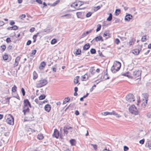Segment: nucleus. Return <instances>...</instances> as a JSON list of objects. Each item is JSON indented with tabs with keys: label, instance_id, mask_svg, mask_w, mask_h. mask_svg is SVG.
I'll use <instances>...</instances> for the list:
<instances>
[{
	"label": "nucleus",
	"instance_id": "obj_1",
	"mask_svg": "<svg viewBox=\"0 0 151 151\" xmlns=\"http://www.w3.org/2000/svg\"><path fill=\"white\" fill-rule=\"evenodd\" d=\"M121 67L120 63L118 61H115L111 68V70L113 73H115L120 69Z\"/></svg>",
	"mask_w": 151,
	"mask_h": 151
},
{
	"label": "nucleus",
	"instance_id": "obj_2",
	"mask_svg": "<svg viewBox=\"0 0 151 151\" xmlns=\"http://www.w3.org/2000/svg\"><path fill=\"white\" fill-rule=\"evenodd\" d=\"M48 82L45 79L41 80L37 82L36 86L37 88H41L47 84Z\"/></svg>",
	"mask_w": 151,
	"mask_h": 151
},
{
	"label": "nucleus",
	"instance_id": "obj_3",
	"mask_svg": "<svg viewBox=\"0 0 151 151\" xmlns=\"http://www.w3.org/2000/svg\"><path fill=\"white\" fill-rule=\"evenodd\" d=\"M129 112L132 114L137 115L138 114V111L134 105H132L129 108Z\"/></svg>",
	"mask_w": 151,
	"mask_h": 151
},
{
	"label": "nucleus",
	"instance_id": "obj_4",
	"mask_svg": "<svg viewBox=\"0 0 151 151\" xmlns=\"http://www.w3.org/2000/svg\"><path fill=\"white\" fill-rule=\"evenodd\" d=\"M14 119L13 116L11 114H9L6 120V122L9 124L13 125L14 124Z\"/></svg>",
	"mask_w": 151,
	"mask_h": 151
},
{
	"label": "nucleus",
	"instance_id": "obj_5",
	"mask_svg": "<svg viewBox=\"0 0 151 151\" xmlns=\"http://www.w3.org/2000/svg\"><path fill=\"white\" fill-rule=\"evenodd\" d=\"M9 132H7L4 133V136H5L3 138V139H5L6 137H7V138L5 140L3 139H1V141H0V146H1L3 143L5 142H7L9 139Z\"/></svg>",
	"mask_w": 151,
	"mask_h": 151
},
{
	"label": "nucleus",
	"instance_id": "obj_6",
	"mask_svg": "<svg viewBox=\"0 0 151 151\" xmlns=\"http://www.w3.org/2000/svg\"><path fill=\"white\" fill-rule=\"evenodd\" d=\"M126 100L129 102H132L134 101V96L131 94H128L126 96Z\"/></svg>",
	"mask_w": 151,
	"mask_h": 151
},
{
	"label": "nucleus",
	"instance_id": "obj_7",
	"mask_svg": "<svg viewBox=\"0 0 151 151\" xmlns=\"http://www.w3.org/2000/svg\"><path fill=\"white\" fill-rule=\"evenodd\" d=\"M142 71L140 70H138L134 71L133 73V76L135 78L137 79L140 78L141 77Z\"/></svg>",
	"mask_w": 151,
	"mask_h": 151
},
{
	"label": "nucleus",
	"instance_id": "obj_8",
	"mask_svg": "<svg viewBox=\"0 0 151 151\" xmlns=\"http://www.w3.org/2000/svg\"><path fill=\"white\" fill-rule=\"evenodd\" d=\"M144 96L145 99H143V102L142 106H146V105L147 104V101L148 100V95L147 93H145L144 94Z\"/></svg>",
	"mask_w": 151,
	"mask_h": 151
},
{
	"label": "nucleus",
	"instance_id": "obj_9",
	"mask_svg": "<svg viewBox=\"0 0 151 151\" xmlns=\"http://www.w3.org/2000/svg\"><path fill=\"white\" fill-rule=\"evenodd\" d=\"M59 132L57 129H55L52 136L54 137H55L56 138H58L59 136Z\"/></svg>",
	"mask_w": 151,
	"mask_h": 151
},
{
	"label": "nucleus",
	"instance_id": "obj_10",
	"mask_svg": "<svg viewBox=\"0 0 151 151\" xmlns=\"http://www.w3.org/2000/svg\"><path fill=\"white\" fill-rule=\"evenodd\" d=\"M24 105L25 106H29L31 107V105L30 103L27 99H25L24 101Z\"/></svg>",
	"mask_w": 151,
	"mask_h": 151
},
{
	"label": "nucleus",
	"instance_id": "obj_11",
	"mask_svg": "<svg viewBox=\"0 0 151 151\" xmlns=\"http://www.w3.org/2000/svg\"><path fill=\"white\" fill-rule=\"evenodd\" d=\"M44 108L45 111L48 112H50L51 110V106L50 104H47L45 106Z\"/></svg>",
	"mask_w": 151,
	"mask_h": 151
},
{
	"label": "nucleus",
	"instance_id": "obj_12",
	"mask_svg": "<svg viewBox=\"0 0 151 151\" xmlns=\"http://www.w3.org/2000/svg\"><path fill=\"white\" fill-rule=\"evenodd\" d=\"M145 147L146 148L151 150V141H147L145 144Z\"/></svg>",
	"mask_w": 151,
	"mask_h": 151
},
{
	"label": "nucleus",
	"instance_id": "obj_13",
	"mask_svg": "<svg viewBox=\"0 0 151 151\" xmlns=\"http://www.w3.org/2000/svg\"><path fill=\"white\" fill-rule=\"evenodd\" d=\"M23 110L22 111L24 112V115H25L26 113H28L29 111V106H23Z\"/></svg>",
	"mask_w": 151,
	"mask_h": 151
},
{
	"label": "nucleus",
	"instance_id": "obj_14",
	"mask_svg": "<svg viewBox=\"0 0 151 151\" xmlns=\"http://www.w3.org/2000/svg\"><path fill=\"white\" fill-rule=\"evenodd\" d=\"M107 113L108 115H115L118 118L120 116L118 114L116 113V112L114 111H113L112 112H107Z\"/></svg>",
	"mask_w": 151,
	"mask_h": 151
},
{
	"label": "nucleus",
	"instance_id": "obj_15",
	"mask_svg": "<svg viewBox=\"0 0 151 151\" xmlns=\"http://www.w3.org/2000/svg\"><path fill=\"white\" fill-rule=\"evenodd\" d=\"M132 17V16L130 14H128L127 15L125 18V20L126 21H129Z\"/></svg>",
	"mask_w": 151,
	"mask_h": 151
},
{
	"label": "nucleus",
	"instance_id": "obj_16",
	"mask_svg": "<svg viewBox=\"0 0 151 151\" xmlns=\"http://www.w3.org/2000/svg\"><path fill=\"white\" fill-rule=\"evenodd\" d=\"M76 14L78 18H81L83 17L84 14V13L82 12H77Z\"/></svg>",
	"mask_w": 151,
	"mask_h": 151
},
{
	"label": "nucleus",
	"instance_id": "obj_17",
	"mask_svg": "<svg viewBox=\"0 0 151 151\" xmlns=\"http://www.w3.org/2000/svg\"><path fill=\"white\" fill-rule=\"evenodd\" d=\"M26 130L27 133L29 134H30L32 133L35 132V130H34L33 129L30 128H27Z\"/></svg>",
	"mask_w": 151,
	"mask_h": 151
},
{
	"label": "nucleus",
	"instance_id": "obj_18",
	"mask_svg": "<svg viewBox=\"0 0 151 151\" xmlns=\"http://www.w3.org/2000/svg\"><path fill=\"white\" fill-rule=\"evenodd\" d=\"M103 37H105L106 39H107L109 37V32L105 31L104 32L103 35Z\"/></svg>",
	"mask_w": 151,
	"mask_h": 151
},
{
	"label": "nucleus",
	"instance_id": "obj_19",
	"mask_svg": "<svg viewBox=\"0 0 151 151\" xmlns=\"http://www.w3.org/2000/svg\"><path fill=\"white\" fill-rule=\"evenodd\" d=\"M95 40V41L98 42L100 40L103 41V40L102 39V37L101 36H99L96 37L93 40Z\"/></svg>",
	"mask_w": 151,
	"mask_h": 151
},
{
	"label": "nucleus",
	"instance_id": "obj_20",
	"mask_svg": "<svg viewBox=\"0 0 151 151\" xmlns=\"http://www.w3.org/2000/svg\"><path fill=\"white\" fill-rule=\"evenodd\" d=\"M90 45L89 43L86 44L83 47V50H87L90 47Z\"/></svg>",
	"mask_w": 151,
	"mask_h": 151
},
{
	"label": "nucleus",
	"instance_id": "obj_21",
	"mask_svg": "<svg viewBox=\"0 0 151 151\" xmlns=\"http://www.w3.org/2000/svg\"><path fill=\"white\" fill-rule=\"evenodd\" d=\"M132 52L135 55H138L139 52V50L138 49H135L132 50Z\"/></svg>",
	"mask_w": 151,
	"mask_h": 151
},
{
	"label": "nucleus",
	"instance_id": "obj_22",
	"mask_svg": "<svg viewBox=\"0 0 151 151\" xmlns=\"http://www.w3.org/2000/svg\"><path fill=\"white\" fill-rule=\"evenodd\" d=\"M82 81H86L88 78V76L87 74L86 73L84 75L82 76Z\"/></svg>",
	"mask_w": 151,
	"mask_h": 151
},
{
	"label": "nucleus",
	"instance_id": "obj_23",
	"mask_svg": "<svg viewBox=\"0 0 151 151\" xmlns=\"http://www.w3.org/2000/svg\"><path fill=\"white\" fill-rule=\"evenodd\" d=\"M45 62H42L40 64V66L39 67V69H42L43 68L45 67Z\"/></svg>",
	"mask_w": 151,
	"mask_h": 151
},
{
	"label": "nucleus",
	"instance_id": "obj_24",
	"mask_svg": "<svg viewBox=\"0 0 151 151\" xmlns=\"http://www.w3.org/2000/svg\"><path fill=\"white\" fill-rule=\"evenodd\" d=\"M37 138L39 140H42L43 139L44 136H43L42 134H40L37 135Z\"/></svg>",
	"mask_w": 151,
	"mask_h": 151
},
{
	"label": "nucleus",
	"instance_id": "obj_25",
	"mask_svg": "<svg viewBox=\"0 0 151 151\" xmlns=\"http://www.w3.org/2000/svg\"><path fill=\"white\" fill-rule=\"evenodd\" d=\"M70 142L72 146L75 145L76 141L74 139H71L70 140Z\"/></svg>",
	"mask_w": 151,
	"mask_h": 151
},
{
	"label": "nucleus",
	"instance_id": "obj_26",
	"mask_svg": "<svg viewBox=\"0 0 151 151\" xmlns=\"http://www.w3.org/2000/svg\"><path fill=\"white\" fill-rule=\"evenodd\" d=\"M39 34V33L38 32L37 33L36 35H34L33 37V42H35L36 40V38L37 36H38V35Z\"/></svg>",
	"mask_w": 151,
	"mask_h": 151
},
{
	"label": "nucleus",
	"instance_id": "obj_27",
	"mask_svg": "<svg viewBox=\"0 0 151 151\" xmlns=\"http://www.w3.org/2000/svg\"><path fill=\"white\" fill-rule=\"evenodd\" d=\"M67 99V100H65L63 101V104H64L66 103H67L70 100V99L69 98V97H68L67 98H66L65 99Z\"/></svg>",
	"mask_w": 151,
	"mask_h": 151
},
{
	"label": "nucleus",
	"instance_id": "obj_28",
	"mask_svg": "<svg viewBox=\"0 0 151 151\" xmlns=\"http://www.w3.org/2000/svg\"><path fill=\"white\" fill-rule=\"evenodd\" d=\"M81 50L79 49H77L75 52V54L77 55H80L81 54Z\"/></svg>",
	"mask_w": 151,
	"mask_h": 151
},
{
	"label": "nucleus",
	"instance_id": "obj_29",
	"mask_svg": "<svg viewBox=\"0 0 151 151\" xmlns=\"http://www.w3.org/2000/svg\"><path fill=\"white\" fill-rule=\"evenodd\" d=\"M11 98V97H7L6 98L5 100H4V101L5 102V103L9 104V99H10Z\"/></svg>",
	"mask_w": 151,
	"mask_h": 151
},
{
	"label": "nucleus",
	"instance_id": "obj_30",
	"mask_svg": "<svg viewBox=\"0 0 151 151\" xmlns=\"http://www.w3.org/2000/svg\"><path fill=\"white\" fill-rule=\"evenodd\" d=\"M46 96L44 95H41L39 97V100H42L45 99V98Z\"/></svg>",
	"mask_w": 151,
	"mask_h": 151
},
{
	"label": "nucleus",
	"instance_id": "obj_31",
	"mask_svg": "<svg viewBox=\"0 0 151 151\" xmlns=\"http://www.w3.org/2000/svg\"><path fill=\"white\" fill-rule=\"evenodd\" d=\"M103 78L104 79V80H106V79H109V78L107 74V73L106 72V73L105 75H104Z\"/></svg>",
	"mask_w": 151,
	"mask_h": 151
},
{
	"label": "nucleus",
	"instance_id": "obj_32",
	"mask_svg": "<svg viewBox=\"0 0 151 151\" xmlns=\"http://www.w3.org/2000/svg\"><path fill=\"white\" fill-rule=\"evenodd\" d=\"M17 90V87L16 86L14 85L13 87L12 88V91L13 92H15Z\"/></svg>",
	"mask_w": 151,
	"mask_h": 151
},
{
	"label": "nucleus",
	"instance_id": "obj_33",
	"mask_svg": "<svg viewBox=\"0 0 151 151\" xmlns=\"http://www.w3.org/2000/svg\"><path fill=\"white\" fill-rule=\"evenodd\" d=\"M79 78V76H78L76 77V78L74 79V82L75 83L77 84L78 83V79Z\"/></svg>",
	"mask_w": 151,
	"mask_h": 151
},
{
	"label": "nucleus",
	"instance_id": "obj_34",
	"mask_svg": "<svg viewBox=\"0 0 151 151\" xmlns=\"http://www.w3.org/2000/svg\"><path fill=\"white\" fill-rule=\"evenodd\" d=\"M37 77V75L36 73L35 72H34L33 73V79H36Z\"/></svg>",
	"mask_w": 151,
	"mask_h": 151
},
{
	"label": "nucleus",
	"instance_id": "obj_35",
	"mask_svg": "<svg viewBox=\"0 0 151 151\" xmlns=\"http://www.w3.org/2000/svg\"><path fill=\"white\" fill-rule=\"evenodd\" d=\"M112 19V15L111 13L109 14V17L107 19V20L110 21H111Z\"/></svg>",
	"mask_w": 151,
	"mask_h": 151
},
{
	"label": "nucleus",
	"instance_id": "obj_36",
	"mask_svg": "<svg viewBox=\"0 0 151 151\" xmlns=\"http://www.w3.org/2000/svg\"><path fill=\"white\" fill-rule=\"evenodd\" d=\"M121 12V10L119 9H116V10L115 11V15L116 16H117L119 15Z\"/></svg>",
	"mask_w": 151,
	"mask_h": 151
},
{
	"label": "nucleus",
	"instance_id": "obj_37",
	"mask_svg": "<svg viewBox=\"0 0 151 151\" xmlns=\"http://www.w3.org/2000/svg\"><path fill=\"white\" fill-rule=\"evenodd\" d=\"M57 42V40L55 39H52L51 41V43L52 45L55 44Z\"/></svg>",
	"mask_w": 151,
	"mask_h": 151
},
{
	"label": "nucleus",
	"instance_id": "obj_38",
	"mask_svg": "<svg viewBox=\"0 0 151 151\" xmlns=\"http://www.w3.org/2000/svg\"><path fill=\"white\" fill-rule=\"evenodd\" d=\"M90 52L92 54H94L96 53V50L95 49L91 48L90 50Z\"/></svg>",
	"mask_w": 151,
	"mask_h": 151
},
{
	"label": "nucleus",
	"instance_id": "obj_39",
	"mask_svg": "<svg viewBox=\"0 0 151 151\" xmlns=\"http://www.w3.org/2000/svg\"><path fill=\"white\" fill-rule=\"evenodd\" d=\"M97 28L96 29V32H98L99 31L101 28V25L100 24H98L97 25Z\"/></svg>",
	"mask_w": 151,
	"mask_h": 151
},
{
	"label": "nucleus",
	"instance_id": "obj_40",
	"mask_svg": "<svg viewBox=\"0 0 151 151\" xmlns=\"http://www.w3.org/2000/svg\"><path fill=\"white\" fill-rule=\"evenodd\" d=\"M36 52V50H33L32 51L31 53L30 54V56H32L35 55Z\"/></svg>",
	"mask_w": 151,
	"mask_h": 151
},
{
	"label": "nucleus",
	"instance_id": "obj_41",
	"mask_svg": "<svg viewBox=\"0 0 151 151\" xmlns=\"http://www.w3.org/2000/svg\"><path fill=\"white\" fill-rule=\"evenodd\" d=\"M18 27L16 25H14L12 26V29L11 30H16L18 29Z\"/></svg>",
	"mask_w": 151,
	"mask_h": 151
},
{
	"label": "nucleus",
	"instance_id": "obj_42",
	"mask_svg": "<svg viewBox=\"0 0 151 151\" xmlns=\"http://www.w3.org/2000/svg\"><path fill=\"white\" fill-rule=\"evenodd\" d=\"M8 58V57L7 55H4L3 56V59L5 60H7Z\"/></svg>",
	"mask_w": 151,
	"mask_h": 151
},
{
	"label": "nucleus",
	"instance_id": "obj_43",
	"mask_svg": "<svg viewBox=\"0 0 151 151\" xmlns=\"http://www.w3.org/2000/svg\"><path fill=\"white\" fill-rule=\"evenodd\" d=\"M92 14V13L91 12H89L87 13L86 15V17H90Z\"/></svg>",
	"mask_w": 151,
	"mask_h": 151
},
{
	"label": "nucleus",
	"instance_id": "obj_44",
	"mask_svg": "<svg viewBox=\"0 0 151 151\" xmlns=\"http://www.w3.org/2000/svg\"><path fill=\"white\" fill-rule=\"evenodd\" d=\"M64 128H65L67 130H69L70 129H72V127L68 125L64 127Z\"/></svg>",
	"mask_w": 151,
	"mask_h": 151
},
{
	"label": "nucleus",
	"instance_id": "obj_45",
	"mask_svg": "<svg viewBox=\"0 0 151 151\" xmlns=\"http://www.w3.org/2000/svg\"><path fill=\"white\" fill-rule=\"evenodd\" d=\"M60 1L59 0H58L56 1L55 2L53 3L52 6H55L60 2Z\"/></svg>",
	"mask_w": 151,
	"mask_h": 151
},
{
	"label": "nucleus",
	"instance_id": "obj_46",
	"mask_svg": "<svg viewBox=\"0 0 151 151\" xmlns=\"http://www.w3.org/2000/svg\"><path fill=\"white\" fill-rule=\"evenodd\" d=\"M21 91L22 93V95L23 96H24L25 94V90L24 89L22 88H21Z\"/></svg>",
	"mask_w": 151,
	"mask_h": 151
},
{
	"label": "nucleus",
	"instance_id": "obj_47",
	"mask_svg": "<svg viewBox=\"0 0 151 151\" xmlns=\"http://www.w3.org/2000/svg\"><path fill=\"white\" fill-rule=\"evenodd\" d=\"M146 40V37L145 36H142V39H141V41L142 42H144Z\"/></svg>",
	"mask_w": 151,
	"mask_h": 151
},
{
	"label": "nucleus",
	"instance_id": "obj_48",
	"mask_svg": "<svg viewBox=\"0 0 151 151\" xmlns=\"http://www.w3.org/2000/svg\"><path fill=\"white\" fill-rule=\"evenodd\" d=\"M1 47L2 48L3 51H4L6 48V46L5 45H3L1 46Z\"/></svg>",
	"mask_w": 151,
	"mask_h": 151
},
{
	"label": "nucleus",
	"instance_id": "obj_49",
	"mask_svg": "<svg viewBox=\"0 0 151 151\" xmlns=\"http://www.w3.org/2000/svg\"><path fill=\"white\" fill-rule=\"evenodd\" d=\"M75 105V103H73V104H70L67 107V109L69 107H72L73 106H74Z\"/></svg>",
	"mask_w": 151,
	"mask_h": 151
},
{
	"label": "nucleus",
	"instance_id": "obj_50",
	"mask_svg": "<svg viewBox=\"0 0 151 151\" xmlns=\"http://www.w3.org/2000/svg\"><path fill=\"white\" fill-rule=\"evenodd\" d=\"M63 131H64V134L67 135L68 134V132L67 130V129H66L64 127V129H63Z\"/></svg>",
	"mask_w": 151,
	"mask_h": 151
},
{
	"label": "nucleus",
	"instance_id": "obj_51",
	"mask_svg": "<svg viewBox=\"0 0 151 151\" xmlns=\"http://www.w3.org/2000/svg\"><path fill=\"white\" fill-rule=\"evenodd\" d=\"M129 150V148L127 146H124V151H127Z\"/></svg>",
	"mask_w": 151,
	"mask_h": 151
},
{
	"label": "nucleus",
	"instance_id": "obj_52",
	"mask_svg": "<svg viewBox=\"0 0 151 151\" xmlns=\"http://www.w3.org/2000/svg\"><path fill=\"white\" fill-rule=\"evenodd\" d=\"M120 42L119 40L117 38H116L115 40V42L118 45Z\"/></svg>",
	"mask_w": 151,
	"mask_h": 151
},
{
	"label": "nucleus",
	"instance_id": "obj_53",
	"mask_svg": "<svg viewBox=\"0 0 151 151\" xmlns=\"http://www.w3.org/2000/svg\"><path fill=\"white\" fill-rule=\"evenodd\" d=\"M20 57L19 56L17 57L15 60V62H17L19 63V61L20 60Z\"/></svg>",
	"mask_w": 151,
	"mask_h": 151
},
{
	"label": "nucleus",
	"instance_id": "obj_54",
	"mask_svg": "<svg viewBox=\"0 0 151 151\" xmlns=\"http://www.w3.org/2000/svg\"><path fill=\"white\" fill-rule=\"evenodd\" d=\"M144 142L145 139H143L139 141V143L141 144H144Z\"/></svg>",
	"mask_w": 151,
	"mask_h": 151
},
{
	"label": "nucleus",
	"instance_id": "obj_55",
	"mask_svg": "<svg viewBox=\"0 0 151 151\" xmlns=\"http://www.w3.org/2000/svg\"><path fill=\"white\" fill-rule=\"evenodd\" d=\"M44 31L47 33H49L50 32V29L47 28L44 29Z\"/></svg>",
	"mask_w": 151,
	"mask_h": 151
},
{
	"label": "nucleus",
	"instance_id": "obj_56",
	"mask_svg": "<svg viewBox=\"0 0 151 151\" xmlns=\"http://www.w3.org/2000/svg\"><path fill=\"white\" fill-rule=\"evenodd\" d=\"M6 41L7 43H9L11 42V40L10 38L9 37L7 38H6Z\"/></svg>",
	"mask_w": 151,
	"mask_h": 151
},
{
	"label": "nucleus",
	"instance_id": "obj_57",
	"mask_svg": "<svg viewBox=\"0 0 151 151\" xmlns=\"http://www.w3.org/2000/svg\"><path fill=\"white\" fill-rule=\"evenodd\" d=\"M128 74H129V73L127 72L125 73H123L122 75L124 76H127V77H129V76L128 75Z\"/></svg>",
	"mask_w": 151,
	"mask_h": 151
},
{
	"label": "nucleus",
	"instance_id": "obj_58",
	"mask_svg": "<svg viewBox=\"0 0 151 151\" xmlns=\"http://www.w3.org/2000/svg\"><path fill=\"white\" fill-rule=\"evenodd\" d=\"M70 15L69 14H66L62 16V17H68L67 18H70Z\"/></svg>",
	"mask_w": 151,
	"mask_h": 151
},
{
	"label": "nucleus",
	"instance_id": "obj_59",
	"mask_svg": "<svg viewBox=\"0 0 151 151\" xmlns=\"http://www.w3.org/2000/svg\"><path fill=\"white\" fill-rule=\"evenodd\" d=\"M35 29L34 27H32L29 30V31L30 32H33Z\"/></svg>",
	"mask_w": 151,
	"mask_h": 151
},
{
	"label": "nucleus",
	"instance_id": "obj_60",
	"mask_svg": "<svg viewBox=\"0 0 151 151\" xmlns=\"http://www.w3.org/2000/svg\"><path fill=\"white\" fill-rule=\"evenodd\" d=\"M31 40H29L27 41L26 45H29L31 43Z\"/></svg>",
	"mask_w": 151,
	"mask_h": 151
},
{
	"label": "nucleus",
	"instance_id": "obj_61",
	"mask_svg": "<svg viewBox=\"0 0 151 151\" xmlns=\"http://www.w3.org/2000/svg\"><path fill=\"white\" fill-rule=\"evenodd\" d=\"M4 22L1 21H0V27L4 25Z\"/></svg>",
	"mask_w": 151,
	"mask_h": 151
},
{
	"label": "nucleus",
	"instance_id": "obj_62",
	"mask_svg": "<svg viewBox=\"0 0 151 151\" xmlns=\"http://www.w3.org/2000/svg\"><path fill=\"white\" fill-rule=\"evenodd\" d=\"M73 5H74V6H78V4H77L76 2H74L73 4L72 5H71V6L72 7V6H73Z\"/></svg>",
	"mask_w": 151,
	"mask_h": 151
},
{
	"label": "nucleus",
	"instance_id": "obj_63",
	"mask_svg": "<svg viewBox=\"0 0 151 151\" xmlns=\"http://www.w3.org/2000/svg\"><path fill=\"white\" fill-rule=\"evenodd\" d=\"M36 1L39 4H42V1L41 0H36Z\"/></svg>",
	"mask_w": 151,
	"mask_h": 151
},
{
	"label": "nucleus",
	"instance_id": "obj_64",
	"mask_svg": "<svg viewBox=\"0 0 151 151\" xmlns=\"http://www.w3.org/2000/svg\"><path fill=\"white\" fill-rule=\"evenodd\" d=\"M91 145L93 146L94 149L95 150H96V149H97V145H93V144H91Z\"/></svg>",
	"mask_w": 151,
	"mask_h": 151
}]
</instances>
